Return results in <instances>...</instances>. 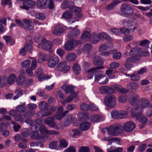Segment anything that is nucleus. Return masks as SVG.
Returning <instances> with one entry per match:
<instances>
[{
  "label": "nucleus",
  "mask_w": 152,
  "mask_h": 152,
  "mask_svg": "<svg viewBox=\"0 0 152 152\" xmlns=\"http://www.w3.org/2000/svg\"><path fill=\"white\" fill-rule=\"evenodd\" d=\"M4 39L7 43L9 44L12 45H14L15 44V40L12 39L10 37L5 36L4 37Z\"/></svg>",
  "instance_id": "48"
},
{
  "label": "nucleus",
  "mask_w": 152,
  "mask_h": 152,
  "mask_svg": "<svg viewBox=\"0 0 152 152\" xmlns=\"http://www.w3.org/2000/svg\"><path fill=\"white\" fill-rule=\"evenodd\" d=\"M91 124L89 122H85L81 123L80 125V129L82 131H85L89 129Z\"/></svg>",
  "instance_id": "36"
},
{
  "label": "nucleus",
  "mask_w": 152,
  "mask_h": 152,
  "mask_svg": "<svg viewBox=\"0 0 152 152\" xmlns=\"http://www.w3.org/2000/svg\"><path fill=\"white\" fill-rule=\"evenodd\" d=\"M127 76H130L132 80L134 81L139 80L140 79V76L138 73H134L130 75V74H125Z\"/></svg>",
  "instance_id": "44"
},
{
  "label": "nucleus",
  "mask_w": 152,
  "mask_h": 152,
  "mask_svg": "<svg viewBox=\"0 0 152 152\" xmlns=\"http://www.w3.org/2000/svg\"><path fill=\"white\" fill-rule=\"evenodd\" d=\"M139 87V85L137 83L134 82L129 83L127 85V87L133 91L137 90Z\"/></svg>",
  "instance_id": "31"
},
{
  "label": "nucleus",
  "mask_w": 152,
  "mask_h": 152,
  "mask_svg": "<svg viewBox=\"0 0 152 152\" xmlns=\"http://www.w3.org/2000/svg\"><path fill=\"white\" fill-rule=\"evenodd\" d=\"M22 26L26 29L31 30L33 29L34 26L32 21L29 19H25L23 20Z\"/></svg>",
  "instance_id": "21"
},
{
  "label": "nucleus",
  "mask_w": 152,
  "mask_h": 152,
  "mask_svg": "<svg viewBox=\"0 0 152 152\" xmlns=\"http://www.w3.org/2000/svg\"><path fill=\"white\" fill-rule=\"evenodd\" d=\"M99 91L102 94H105L109 93L111 94L115 93V90L112 88L107 86H103L99 88Z\"/></svg>",
  "instance_id": "17"
},
{
  "label": "nucleus",
  "mask_w": 152,
  "mask_h": 152,
  "mask_svg": "<svg viewBox=\"0 0 152 152\" xmlns=\"http://www.w3.org/2000/svg\"><path fill=\"white\" fill-rule=\"evenodd\" d=\"M77 95V94L75 92L71 94L70 96L66 99V102H70L72 100L73 98L76 97Z\"/></svg>",
  "instance_id": "63"
},
{
  "label": "nucleus",
  "mask_w": 152,
  "mask_h": 152,
  "mask_svg": "<svg viewBox=\"0 0 152 152\" xmlns=\"http://www.w3.org/2000/svg\"><path fill=\"white\" fill-rule=\"evenodd\" d=\"M50 105L46 102L44 101L41 102L39 104V107L41 110H46L47 111L50 110L48 108Z\"/></svg>",
  "instance_id": "32"
},
{
  "label": "nucleus",
  "mask_w": 152,
  "mask_h": 152,
  "mask_svg": "<svg viewBox=\"0 0 152 152\" xmlns=\"http://www.w3.org/2000/svg\"><path fill=\"white\" fill-rule=\"evenodd\" d=\"M108 46L105 44H102L98 48L99 51L100 52H103L107 50Z\"/></svg>",
  "instance_id": "59"
},
{
  "label": "nucleus",
  "mask_w": 152,
  "mask_h": 152,
  "mask_svg": "<svg viewBox=\"0 0 152 152\" xmlns=\"http://www.w3.org/2000/svg\"><path fill=\"white\" fill-rule=\"evenodd\" d=\"M77 58L76 54L74 53H69L66 55V59L67 61H73Z\"/></svg>",
  "instance_id": "38"
},
{
  "label": "nucleus",
  "mask_w": 152,
  "mask_h": 152,
  "mask_svg": "<svg viewBox=\"0 0 152 152\" xmlns=\"http://www.w3.org/2000/svg\"><path fill=\"white\" fill-rule=\"evenodd\" d=\"M136 118L137 120L143 124L146 123L148 120V118L145 116L143 115L137 116Z\"/></svg>",
  "instance_id": "39"
},
{
  "label": "nucleus",
  "mask_w": 152,
  "mask_h": 152,
  "mask_svg": "<svg viewBox=\"0 0 152 152\" xmlns=\"http://www.w3.org/2000/svg\"><path fill=\"white\" fill-rule=\"evenodd\" d=\"M72 13L69 11H66L62 15V17L65 19H69L72 16Z\"/></svg>",
  "instance_id": "52"
},
{
  "label": "nucleus",
  "mask_w": 152,
  "mask_h": 152,
  "mask_svg": "<svg viewBox=\"0 0 152 152\" xmlns=\"http://www.w3.org/2000/svg\"><path fill=\"white\" fill-rule=\"evenodd\" d=\"M140 49L136 48L132 49L130 51L129 54L132 57L127 58L126 61L127 63H133L136 62L140 59Z\"/></svg>",
  "instance_id": "4"
},
{
  "label": "nucleus",
  "mask_w": 152,
  "mask_h": 152,
  "mask_svg": "<svg viewBox=\"0 0 152 152\" xmlns=\"http://www.w3.org/2000/svg\"><path fill=\"white\" fill-rule=\"evenodd\" d=\"M93 44H96L100 41V39L98 36V34L95 33L91 34L89 41Z\"/></svg>",
  "instance_id": "27"
},
{
  "label": "nucleus",
  "mask_w": 152,
  "mask_h": 152,
  "mask_svg": "<svg viewBox=\"0 0 152 152\" xmlns=\"http://www.w3.org/2000/svg\"><path fill=\"white\" fill-rule=\"evenodd\" d=\"M72 120V115H69L68 117L65 118L64 120V125L65 126H69Z\"/></svg>",
  "instance_id": "55"
},
{
  "label": "nucleus",
  "mask_w": 152,
  "mask_h": 152,
  "mask_svg": "<svg viewBox=\"0 0 152 152\" xmlns=\"http://www.w3.org/2000/svg\"><path fill=\"white\" fill-rule=\"evenodd\" d=\"M70 8V10L71 11H74L75 13V16L78 18H81L82 15L80 13L82 10V9L81 7H75L74 4Z\"/></svg>",
  "instance_id": "22"
},
{
  "label": "nucleus",
  "mask_w": 152,
  "mask_h": 152,
  "mask_svg": "<svg viewBox=\"0 0 152 152\" xmlns=\"http://www.w3.org/2000/svg\"><path fill=\"white\" fill-rule=\"evenodd\" d=\"M77 115L78 117L81 120H87L88 118V115L85 113H80L77 114Z\"/></svg>",
  "instance_id": "56"
},
{
  "label": "nucleus",
  "mask_w": 152,
  "mask_h": 152,
  "mask_svg": "<svg viewBox=\"0 0 152 152\" xmlns=\"http://www.w3.org/2000/svg\"><path fill=\"white\" fill-rule=\"evenodd\" d=\"M91 34L89 31H85L82 34L81 36L82 40L84 42L89 41L91 37Z\"/></svg>",
  "instance_id": "24"
},
{
  "label": "nucleus",
  "mask_w": 152,
  "mask_h": 152,
  "mask_svg": "<svg viewBox=\"0 0 152 152\" xmlns=\"http://www.w3.org/2000/svg\"><path fill=\"white\" fill-rule=\"evenodd\" d=\"M59 61L58 57L55 55H52L48 61V65L50 68H53Z\"/></svg>",
  "instance_id": "13"
},
{
  "label": "nucleus",
  "mask_w": 152,
  "mask_h": 152,
  "mask_svg": "<svg viewBox=\"0 0 152 152\" xmlns=\"http://www.w3.org/2000/svg\"><path fill=\"white\" fill-rule=\"evenodd\" d=\"M122 24L123 25L126 26L128 27V28L122 27L120 29L121 34L122 33L124 35L129 34L130 31H134L138 26L137 22L134 20L130 21L124 20L122 21Z\"/></svg>",
  "instance_id": "2"
},
{
  "label": "nucleus",
  "mask_w": 152,
  "mask_h": 152,
  "mask_svg": "<svg viewBox=\"0 0 152 152\" xmlns=\"http://www.w3.org/2000/svg\"><path fill=\"white\" fill-rule=\"evenodd\" d=\"M121 9L122 13L120 15L126 17H129L134 12L132 8L130 5L126 3L122 4Z\"/></svg>",
  "instance_id": "5"
},
{
  "label": "nucleus",
  "mask_w": 152,
  "mask_h": 152,
  "mask_svg": "<svg viewBox=\"0 0 152 152\" xmlns=\"http://www.w3.org/2000/svg\"><path fill=\"white\" fill-rule=\"evenodd\" d=\"M103 68V66H97L88 70L87 72L89 73L88 75V78L89 79L92 78L94 75L96 73L97 70Z\"/></svg>",
  "instance_id": "23"
},
{
  "label": "nucleus",
  "mask_w": 152,
  "mask_h": 152,
  "mask_svg": "<svg viewBox=\"0 0 152 152\" xmlns=\"http://www.w3.org/2000/svg\"><path fill=\"white\" fill-rule=\"evenodd\" d=\"M54 118L52 117H48L46 118L44 121V123L51 127L55 128L56 129H58L59 128L56 126V124L54 121Z\"/></svg>",
  "instance_id": "20"
},
{
  "label": "nucleus",
  "mask_w": 152,
  "mask_h": 152,
  "mask_svg": "<svg viewBox=\"0 0 152 152\" xmlns=\"http://www.w3.org/2000/svg\"><path fill=\"white\" fill-rule=\"evenodd\" d=\"M16 95L13 97L14 100H15L17 99L19 97L23 95L22 91L20 89H17L15 91Z\"/></svg>",
  "instance_id": "51"
},
{
  "label": "nucleus",
  "mask_w": 152,
  "mask_h": 152,
  "mask_svg": "<svg viewBox=\"0 0 152 152\" xmlns=\"http://www.w3.org/2000/svg\"><path fill=\"white\" fill-rule=\"evenodd\" d=\"M66 30L67 28L65 26L61 24H58L54 27L53 33L55 35H58L64 32Z\"/></svg>",
  "instance_id": "14"
},
{
  "label": "nucleus",
  "mask_w": 152,
  "mask_h": 152,
  "mask_svg": "<svg viewBox=\"0 0 152 152\" xmlns=\"http://www.w3.org/2000/svg\"><path fill=\"white\" fill-rule=\"evenodd\" d=\"M112 86L115 89V90L121 93H126L129 92L128 89H125L119 85H114Z\"/></svg>",
  "instance_id": "29"
},
{
  "label": "nucleus",
  "mask_w": 152,
  "mask_h": 152,
  "mask_svg": "<svg viewBox=\"0 0 152 152\" xmlns=\"http://www.w3.org/2000/svg\"><path fill=\"white\" fill-rule=\"evenodd\" d=\"M61 88L64 90L66 93H70L75 90V87L68 85H64L61 87Z\"/></svg>",
  "instance_id": "35"
},
{
  "label": "nucleus",
  "mask_w": 152,
  "mask_h": 152,
  "mask_svg": "<svg viewBox=\"0 0 152 152\" xmlns=\"http://www.w3.org/2000/svg\"><path fill=\"white\" fill-rule=\"evenodd\" d=\"M77 26H75V28L72 27H69V29H72V30L70 32L68 35V37L69 39H72L77 36L79 34L80 31L77 28Z\"/></svg>",
  "instance_id": "19"
},
{
  "label": "nucleus",
  "mask_w": 152,
  "mask_h": 152,
  "mask_svg": "<svg viewBox=\"0 0 152 152\" xmlns=\"http://www.w3.org/2000/svg\"><path fill=\"white\" fill-rule=\"evenodd\" d=\"M47 56L42 53H40L39 56L38 61L39 63L44 62L46 59Z\"/></svg>",
  "instance_id": "50"
},
{
  "label": "nucleus",
  "mask_w": 152,
  "mask_h": 152,
  "mask_svg": "<svg viewBox=\"0 0 152 152\" xmlns=\"http://www.w3.org/2000/svg\"><path fill=\"white\" fill-rule=\"evenodd\" d=\"M122 126L120 125H111L108 127V132L111 135L117 136L123 132Z\"/></svg>",
  "instance_id": "7"
},
{
  "label": "nucleus",
  "mask_w": 152,
  "mask_h": 152,
  "mask_svg": "<svg viewBox=\"0 0 152 152\" xmlns=\"http://www.w3.org/2000/svg\"><path fill=\"white\" fill-rule=\"evenodd\" d=\"M36 113L34 111L32 112L28 111L25 113L23 115L21 114L18 115L15 117V119L18 121L22 122L24 121L25 118H31Z\"/></svg>",
  "instance_id": "10"
},
{
  "label": "nucleus",
  "mask_w": 152,
  "mask_h": 152,
  "mask_svg": "<svg viewBox=\"0 0 152 152\" xmlns=\"http://www.w3.org/2000/svg\"><path fill=\"white\" fill-rule=\"evenodd\" d=\"M102 59L99 56H96L94 59V63L96 65H98L101 64L102 63Z\"/></svg>",
  "instance_id": "58"
},
{
  "label": "nucleus",
  "mask_w": 152,
  "mask_h": 152,
  "mask_svg": "<svg viewBox=\"0 0 152 152\" xmlns=\"http://www.w3.org/2000/svg\"><path fill=\"white\" fill-rule=\"evenodd\" d=\"M26 79L25 77L22 75L19 76L16 80V83L17 85L21 86L25 82Z\"/></svg>",
  "instance_id": "37"
},
{
  "label": "nucleus",
  "mask_w": 152,
  "mask_h": 152,
  "mask_svg": "<svg viewBox=\"0 0 152 152\" xmlns=\"http://www.w3.org/2000/svg\"><path fill=\"white\" fill-rule=\"evenodd\" d=\"M53 46L52 43L51 41L47 40L45 39H43L40 44H39L38 47L41 48L43 49L50 50L51 49Z\"/></svg>",
  "instance_id": "11"
},
{
  "label": "nucleus",
  "mask_w": 152,
  "mask_h": 152,
  "mask_svg": "<svg viewBox=\"0 0 152 152\" xmlns=\"http://www.w3.org/2000/svg\"><path fill=\"white\" fill-rule=\"evenodd\" d=\"M25 105V102H24L22 104L18 106L16 108L17 111L20 113L25 111L27 110V108Z\"/></svg>",
  "instance_id": "46"
},
{
  "label": "nucleus",
  "mask_w": 152,
  "mask_h": 152,
  "mask_svg": "<svg viewBox=\"0 0 152 152\" xmlns=\"http://www.w3.org/2000/svg\"><path fill=\"white\" fill-rule=\"evenodd\" d=\"M17 78V75L14 74H11L10 75L8 78H7V84L10 85L14 84Z\"/></svg>",
  "instance_id": "25"
},
{
  "label": "nucleus",
  "mask_w": 152,
  "mask_h": 152,
  "mask_svg": "<svg viewBox=\"0 0 152 152\" xmlns=\"http://www.w3.org/2000/svg\"><path fill=\"white\" fill-rule=\"evenodd\" d=\"M98 36L101 40H110L111 39L109 36L106 33L104 32L100 33L98 34Z\"/></svg>",
  "instance_id": "34"
},
{
  "label": "nucleus",
  "mask_w": 152,
  "mask_h": 152,
  "mask_svg": "<svg viewBox=\"0 0 152 152\" xmlns=\"http://www.w3.org/2000/svg\"><path fill=\"white\" fill-rule=\"evenodd\" d=\"M151 106V103L148 99L146 98H142L141 99L140 104L138 107L132 109V113L134 115L141 114L145 108H149Z\"/></svg>",
  "instance_id": "3"
},
{
  "label": "nucleus",
  "mask_w": 152,
  "mask_h": 152,
  "mask_svg": "<svg viewBox=\"0 0 152 152\" xmlns=\"http://www.w3.org/2000/svg\"><path fill=\"white\" fill-rule=\"evenodd\" d=\"M129 101L130 103L135 106L138 104L140 102V96L136 93L130 94L129 97Z\"/></svg>",
  "instance_id": "12"
},
{
  "label": "nucleus",
  "mask_w": 152,
  "mask_h": 152,
  "mask_svg": "<svg viewBox=\"0 0 152 152\" xmlns=\"http://www.w3.org/2000/svg\"><path fill=\"white\" fill-rule=\"evenodd\" d=\"M7 84V77L5 75L0 76V86L4 87Z\"/></svg>",
  "instance_id": "41"
},
{
  "label": "nucleus",
  "mask_w": 152,
  "mask_h": 152,
  "mask_svg": "<svg viewBox=\"0 0 152 152\" xmlns=\"http://www.w3.org/2000/svg\"><path fill=\"white\" fill-rule=\"evenodd\" d=\"M135 127L134 123L131 121L125 123L123 126V129L126 132H130L133 130Z\"/></svg>",
  "instance_id": "18"
},
{
  "label": "nucleus",
  "mask_w": 152,
  "mask_h": 152,
  "mask_svg": "<svg viewBox=\"0 0 152 152\" xmlns=\"http://www.w3.org/2000/svg\"><path fill=\"white\" fill-rule=\"evenodd\" d=\"M48 1L49 0H38L37 3V7L41 8L47 7Z\"/></svg>",
  "instance_id": "26"
},
{
  "label": "nucleus",
  "mask_w": 152,
  "mask_h": 152,
  "mask_svg": "<svg viewBox=\"0 0 152 152\" xmlns=\"http://www.w3.org/2000/svg\"><path fill=\"white\" fill-rule=\"evenodd\" d=\"M68 145L67 142L64 140H61L60 141L59 145L58 150H60L62 148H64L66 147Z\"/></svg>",
  "instance_id": "42"
},
{
  "label": "nucleus",
  "mask_w": 152,
  "mask_h": 152,
  "mask_svg": "<svg viewBox=\"0 0 152 152\" xmlns=\"http://www.w3.org/2000/svg\"><path fill=\"white\" fill-rule=\"evenodd\" d=\"M121 2L119 0L116 1L113 3H110L106 7V9L107 10H110L113 9L114 7L118 4Z\"/></svg>",
  "instance_id": "45"
},
{
  "label": "nucleus",
  "mask_w": 152,
  "mask_h": 152,
  "mask_svg": "<svg viewBox=\"0 0 152 152\" xmlns=\"http://www.w3.org/2000/svg\"><path fill=\"white\" fill-rule=\"evenodd\" d=\"M117 72L115 70L109 69L106 71L105 74L110 79H113L115 77V74Z\"/></svg>",
  "instance_id": "33"
},
{
  "label": "nucleus",
  "mask_w": 152,
  "mask_h": 152,
  "mask_svg": "<svg viewBox=\"0 0 152 152\" xmlns=\"http://www.w3.org/2000/svg\"><path fill=\"white\" fill-rule=\"evenodd\" d=\"M103 117L98 115H94L90 117V121L93 122H97L103 120Z\"/></svg>",
  "instance_id": "30"
},
{
  "label": "nucleus",
  "mask_w": 152,
  "mask_h": 152,
  "mask_svg": "<svg viewBox=\"0 0 152 152\" xmlns=\"http://www.w3.org/2000/svg\"><path fill=\"white\" fill-rule=\"evenodd\" d=\"M127 96L126 95H122L118 97L119 102L121 103H125L127 101Z\"/></svg>",
  "instance_id": "57"
},
{
  "label": "nucleus",
  "mask_w": 152,
  "mask_h": 152,
  "mask_svg": "<svg viewBox=\"0 0 152 152\" xmlns=\"http://www.w3.org/2000/svg\"><path fill=\"white\" fill-rule=\"evenodd\" d=\"M37 125H34L31 128L30 133L28 130L23 131L21 133L22 135L25 137L29 135L31 138L36 139L38 140L40 143H43L45 142V140L42 137L39 135V132L37 131Z\"/></svg>",
  "instance_id": "1"
},
{
  "label": "nucleus",
  "mask_w": 152,
  "mask_h": 152,
  "mask_svg": "<svg viewBox=\"0 0 152 152\" xmlns=\"http://www.w3.org/2000/svg\"><path fill=\"white\" fill-rule=\"evenodd\" d=\"M48 131L49 130L43 126H42L39 128V131L42 134H48Z\"/></svg>",
  "instance_id": "62"
},
{
  "label": "nucleus",
  "mask_w": 152,
  "mask_h": 152,
  "mask_svg": "<svg viewBox=\"0 0 152 152\" xmlns=\"http://www.w3.org/2000/svg\"><path fill=\"white\" fill-rule=\"evenodd\" d=\"M82 43V42L80 40H70L68 41L65 44L64 48L67 51L71 50L73 49L76 46L81 44Z\"/></svg>",
  "instance_id": "8"
},
{
  "label": "nucleus",
  "mask_w": 152,
  "mask_h": 152,
  "mask_svg": "<svg viewBox=\"0 0 152 152\" xmlns=\"http://www.w3.org/2000/svg\"><path fill=\"white\" fill-rule=\"evenodd\" d=\"M36 18L40 20H43L45 18V15L43 13H37L36 15Z\"/></svg>",
  "instance_id": "64"
},
{
  "label": "nucleus",
  "mask_w": 152,
  "mask_h": 152,
  "mask_svg": "<svg viewBox=\"0 0 152 152\" xmlns=\"http://www.w3.org/2000/svg\"><path fill=\"white\" fill-rule=\"evenodd\" d=\"M66 62L65 61L60 62L56 67V69L58 71L61 72L62 69L64 66L66 65Z\"/></svg>",
  "instance_id": "53"
},
{
  "label": "nucleus",
  "mask_w": 152,
  "mask_h": 152,
  "mask_svg": "<svg viewBox=\"0 0 152 152\" xmlns=\"http://www.w3.org/2000/svg\"><path fill=\"white\" fill-rule=\"evenodd\" d=\"M92 48V45L90 43H86L83 47V51L85 53H88Z\"/></svg>",
  "instance_id": "40"
},
{
  "label": "nucleus",
  "mask_w": 152,
  "mask_h": 152,
  "mask_svg": "<svg viewBox=\"0 0 152 152\" xmlns=\"http://www.w3.org/2000/svg\"><path fill=\"white\" fill-rule=\"evenodd\" d=\"M112 117L115 119H122L126 117L128 113L124 110H113L111 113Z\"/></svg>",
  "instance_id": "9"
},
{
  "label": "nucleus",
  "mask_w": 152,
  "mask_h": 152,
  "mask_svg": "<svg viewBox=\"0 0 152 152\" xmlns=\"http://www.w3.org/2000/svg\"><path fill=\"white\" fill-rule=\"evenodd\" d=\"M73 71L76 75L79 74L81 71V69L80 66L77 64H74L73 67Z\"/></svg>",
  "instance_id": "49"
},
{
  "label": "nucleus",
  "mask_w": 152,
  "mask_h": 152,
  "mask_svg": "<svg viewBox=\"0 0 152 152\" xmlns=\"http://www.w3.org/2000/svg\"><path fill=\"white\" fill-rule=\"evenodd\" d=\"M69 112L68 110H65L63 113H57L54 115V117L56 119L60 120L64 117L66 114Z\"/></svg>",
  "instance_id": "43"
},
{
  "label": "nucleus",
  "mask_w": 152,
  "mask_h": 152,
  "mask_svg": "<svg viewBox=\"0 0 152 152\" xmlns=\"http://www.w3.org/2000/svg\"><path fill=\"white\" fill-rule=\"evenodd\" d=\"M73 5H74V3L72 1L65 0L62 3L61 5V7L63 9H65L69 8L70 10V7L72 6Z\"/></svg>",
  "instance_id": "28"
},
{
  "label": "nucleus",
  "mask_w": 152,
  "mask_h": 152,
  "mask_svg": "<svg viewBox=\"0 0 152 152\" xmlns=\"http://www.w3.org/2000/svg\"><path fill=\"white\" fill-rule=\"evenodd\" d=\"M44 110H41L37 113V115L40 117H43V116H46L49 115L51 114V113L50 110L47 111L46 112L43 111Z\"/></svg>",
  "instance_id": "47"
},
{
  "label": "nucleus",
  "mask_w": 152,
  "mask_h": 152,
  "mask_svg": "<svg viewBox=\"0 0 152 152\" xmlns=\"http://www.w3.org/2000/svg\"><path fill=\"white\" fill-rule=\"evenodd\" d=\"M123 150V148L122 147H112L107 149L108 152H121Z\"/></svg>",
  "instance_id": "54"
},
{
  "label": "nucleus",
  "mask_w": 152,
  "mask_h": 152,
  "mask_svg": "<svg viewBox=\"0 0 152 152\" xmlns=\"http://www.w3.org/2000/svg\"><path fill=\"white\" fill-rule=\"evenodd\" d=\"M150 42L147 39H144L140 42V45L141 46H145L147 48H149V45Z\"/></svg>",
  "instance_id": "60"
},
{
  "label": "nucleus",
  "mask_w": 152,
  "mask_h": 152,
  "mask_svg": "<svg viewBox=\"0 0 152 152\" xmlns=\"http://www.w3.org/2000/svg\"><path fill=\"white\" fill-rule=\"evenodd\" d=\"M95 80L100 84H104L108 82V80L104 75L101 74L95 76Z\"/></svg>",
  "instance_id": "16"
},
{
  "label": "nucleus",
  "mask_w": 152,
  "mask_h": 152,
  "mask_svg": "<svg viewBox=\"0 0 152 152\" xmlns=\"http://www.w3.org/2000/svg\"><path fill=\"white\" fill-rule=\"evenodd\" d=\"M116 98L113 94L107 95L104 98V103L106 106L113 108L116 105Z\"/></svg>",
  "instance_id": "6"
},
{
  "label": "nucleus",
  "mask_w": 152,
  "mask_h": 152,
  "mask_svg": "<svg viewBox=\"0 0 152 152\" xmlns=\"http://www.w3.org/2000/svg\"><path fill=\"white\" fill-rule=\"evenodd\" d=\"M36 3L35 2L29 0H24L23 4L21 5L20 7L23 9L28 10L29 8L33 7L35 6Z\"/></svg>",
  "instance_id": "15"
},
{
  "label": "nucleus",
  "mask_w": 152,
  "mask_h": 152,
  "mask_svg": "<svg viewBox=\"0 0 152 152\" xmlns=\"http://www.w3.org/2000/svg\"><path fill=\"white\" fill-rule=\"evenodd\" d=\"M58 144V142L55 140L51 142L49 144V147L50 149H54L56 148Z\"/></svg>",
  "instance_id": "61"
}]
</instances>
